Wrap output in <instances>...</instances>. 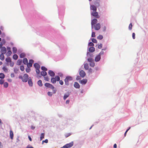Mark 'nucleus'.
Returning <instances> with one entry per match:
<instances>
[{
  "label": "nucleus",
  "mask_w": 148,
  "mask_h": 148,
  "mask_svg": "<svg viewBox=\"0 0 148 148\" xmlns=\"http://www.w3.org/2000/svg\"><path fill=\"white\" fill-rule=\"evenodd\" d=\"M95 51V48L93 47H91L89 48V51L90 52H93Z\"/></svg>",
  "instance_id": "nucleus-22"
},
{
  "label": "nucleus",
  "mask_w": 148,
  "mask_h": 148,
  "mask_svg": "<svg viewBox=\"0 0 148 148\" xmlns=\"http://www.w3.org/2000/svg\"><path fill=\"white\" fill-rule=\"evenodd\" d=\"M5 60L7 62H11V59L10 58H6Z\"/></svg>",
  "instance_id": "nucleus-33"
},
{
  "label": "nucleus",
  "mask_w": 148,
  "mask_h": 148,
  "mask_svg": "<svg viewBox=\"0 0 148 148\" xmlns=\"http://www.w3.org/2000/svg\"><path fill=\"white\" fill-rule=\"evenodd\" d=\"M22 62V60H18L16 64L18 65L21 64Z\"/></svg>",
  "instance_id": "nucleus-25"
},
{
  "label": "nucleus",
  "mask_w": 148,
  "mask_h": 148,
  "mask_svg": "<svg viewBox=\"0 0 148 148\" xmlns=\"http://www.w3.org/2000/svg\"><path fill=\"white\" fill-rule=\"evenodd\" d=\"M97 22V20L96 19H94L92 20L91 24L92 28H93L94 25H95V24H96Z\"/></svg>",
  "instance_id": "nucleus-8"
},
{
  "label": "nucleus",
  "mask_w": 148,
  "mask_h": 148,
  "mask_svg": "<svg viewBox=\"0 0 148 148\" xmlns=\"http://www.w3.org/2000/svg\"><path fill=\"white\" fill-rule=\"evenodd\" d=\"M1 51L2 52V53L5 54L6 53L7 51L6 48L4 47H2L1 49Z\"/></svg>",
  "instance_id": "nucleus-13"
},
{
  "label": "nucleus",
  "mask_w": 148,
  "mask_h": 148,
  "mask_svg": "<svg viewBox=\"0 0 148 148\" xmlns=\"http://www.w3.org/2000/svg\"><path fill=\"white\" fill-rule=\"evenodd\" d=\"M59 81V83L60 84H61V85H62L63 84V82L62 80H60Z\"/></svg>",
  "instance_id": "nucleus-53"
},
{
  "label": "nucleus",
  "mask_w": 148,
  "mask_h": 148,
  "mask_svg": "<svg viewBox=\"0 0 148 148\" xmlns=\"http://www.w3.org/2000/svg\"><path fill=\"white\" fill-rule=\"evenodd\" d=\"M39 69H36V72L37 74H39L40 73V71Z\"/></svg>",
  "instance_id": "nucleus-42"
},
{
  "label": "nucleus",
  "mask_w": 148,
  "mask_h": 148,
  "mask_svg": "<svg viewBox=\"0 0 148 148\" xmlns=\"http://www.w3.org/2000/svg\"><path fill=\"white\" fill-rule=\"evenodd\" d=\"M34 66L36 69H40V66L38 63H35L34 64Z\"/></svg>",
  "instance_id": "nucleus-21"
},
{
  "label": "nucleus",
  "mask_w": 148,
  "mask_h": 148,
  "mask_svg": "<svg viewBox=\"0 0 148 148\" xmlns=\"http://www.w3.org/2000/svg\"><path fill=\"white\" fill-rule=\"evenodd\" d=\"M45 86L47 87L51 88L52 89H54V87L51 84L49 83H46L45 84Z\"/></svg>",
  "instance_id": "nucleus-6"
},
{
  "label": "nucleus",
  "mask_w": 148,
  "mask_h": 148,
  "mask_svg": "<svg viewBox=\"0 0 148 148\" xmlns=\"http://www.w3.org/2000/svg\"><path fill=\"white\" fill-rule=\"evenodd\" d=\"M44 79L47 81H48L49 80V78L48 77H44Z\"/></svg>",
  "instance_id": "nucleus-47"
},
{
  "label": "nucleus",
  "mask_w": 148,
  "mask_h": 148,
  "mask_svg": "<svg viewBox=\"0 0 148 148\" xmlns=\"http://www.w3.org/2000/svg\"><path fill=\"white\" fill-rule=\"evenodd\" d=\"M70 102V101L69 100H67L66 101V104H68Z\"/></svg>",
  "instance_id": "nucleus-62"
},
{
  "label": "nucleus",
  "mask_w": 148,
  "mask_h": 148,
  "mask_svg": "<svg viewBox=\"0 0 148 148\" xmlns=\"http://www.w3.org/2000/svg\"><path fill=\"white\" fill-rule=\"evenodd\" d=\"M60 80V78L58 76H56L55 78L52 77L51 79V82L55 84L56 81H59Z\"/></svg>",
  "instance_id": "nucleus-2"
},
{
  "label": "nucleus",
  "mask_w": 148,
  "mask_h": 148,
  "mask_svg": "<svg viewBox=\"0 0 148 148\" xmlns=\"http://www.w3.org/2000/svg\"><path fill=\"white\" fill-rule=\"evenodd\" d=\"M103 38V36L102 35H100L97 37V38L98 39L101 40Z\"/></svg>",
  "instance_id": "nucleus-35"
},
{
  "label": "nucleus",
  "mask_w": 148,
  "mask_h": 148,
  "mask_svg": "<svg viewBox=\"0 0 148 148\" xmlns=\"http://www.w3.org/2000/svg\"><path fill=\"white\" fill-rule=\"evenodd\" d=\"M8 86V83L7 82H5L3 84V86L5 88H7Z\"/></svg>",
  "instance_id": "nucleus-36"
},
{
  "label": "nucleus",
  "mask_w": 148,
  "mask_h": 148,
  "mask_svg": "<svg viewBox=\"0 0 148 148\" xmlns=\"http://www.w3.org/2000/svg\"><path fill=\"white\" fill-rule=\"evenodd\" d=\"M69 93H67L66 94H65L64 95L63 99L64 100H65L67 97H68L69 96Z\"/></svg>",
  "instance_id": "nucleus-29"
},
{
  "label": "nucleus",
  "mask_w": 148,
  "mask_h": 148,
  "mask_svg": "<svg viewBox=\"0 0 148 148\" xmlns=\"http://www.w3.org/2000/svg\"><path fill=\"white\" fill-rule=\"evenodd\" d=\"M94 27L95 30H98L101 28L100 24L99 23L96 24V25H94L93 28Z\"/></svg>",
  "instance_id": "nucleus-7"
},
{
  "label": "nucleus",
  "mask_w": 148,
  "mask_h": 148,
  "mask_svg": "<svg viewBox=\"0 0 148 148\" xmlns=\"http://www.w3.org/2000/svg\"><path fill=\"white\" fill-rule=\"evenodd\" d=\"M88 62H90V66L94 67L95 66V63L93 60L92 58H89L87 60Z\"/></svg>",
  "instance_id": "nucleus-4"
},
{
  "label": "nucleus",
  "mask_w": 148,
  "mask_h": 148,
  "mask_svg": "<svg viewBox=\"0 0 148 148\" xmlns=\"http://www.w3.org/2000/svg\"><path fill=\"white\" fill-rule=\"evenodd\" d=\"M79 73L80 76L82 77H84L86 75V73L83 70L80 71L79 72Z\"/></svg>",
  "instance_id": "nucleus-12"
},
{
  "label": "nucleus",
  "mask_w": 148,
  "mask_h": 148,
  "mask_svg": "<svg viewBox=\"0 0 148 148\" xmlns=\"http://www.w3.org/2000/svg\"><path fill=\"white\" fill-rule=\"evenodd\" d=\"M132 23H130L129 26V29L130 30H131L132 29Z\"/></svg>",
  "instance_id": "nucleus-44"
},
{
  "label": "nucleus",
  "mask_w": 148,
  "mask_h": 148,
  "mask_svg": "<svg viewBox=\"0 0 148 148\" xmlns=\"http://www.w3.org/2000/svg\"><path fill=\"white\" fill-rule=\"evenodd\" d=\"M3 54L1 53L0 55V59L2 60H3L4 59V57Z\"/></svg>",
  "instance_id": "nucleus-27"
},
{
  "label": "nucleus",
  "mask_w": 148,
  "mask_h": 148,
  "mask_svg": "<svg viewBox=\"0 0 148 148\" xmlns=\"http://www.w3.org/2000/svg\"><path fill=\"white\" fill-rule=\"evenodd\" d=\"M13 58L14 59L16 60L18 58V56L16 54H15L13 55Z\"/></svg>",
  "instance_id": "nucleus-32"
},
{
  "label": "nucleus",
  "mask_w": 148,
  "mask_h": 148,
  "mask_svg": "<svg viewBox=\"0 0 148 148\" xmlns=\"http://www.w3.org/2000/svg\"><path fill=\"white\" fill-rule=\"evenodd\" d=\"M48 95L49 96H51L52 95V94L51 92H48Z\"/></svg>",
  "instance_id": "nucleus-55"
},
{
  "label": "nucleus",
  "mask_w": 148,
  "mask_h": 148,
  "mask_svg": "<svg viewBox=\"0 0 148 148\" xmlns=\"http://www.w3.org/2000/svg\"><path fill=\"white\" fill-rule=\"evenodd\" d=\"M38 85L40 86H41L42 85V82L41 80H40L38 82Z\"/></svg>",
  "instance_id": "nucleus-28"
},
{
  "label": "nucleus",
  "mask_w": 148,
  "mask_h": 148,
  "mask_svg": "<svg viewBox=\"0 0 148 148\" xmlns=\"http://www.w3.org/2000/svg\"><path fill=\"white\" fill-rule=\"evenodd\" d=\"M28 77L29 76L27 74H25L23 75V76L21 75L19 76V78L21 79L23 82H26L29 79Z\"/></svg>",
  "instance_id": "nucleus-1"
},
{
  "label": "nucleus",
  "mask_w": 148,
  "mask_h": 148,
  "mask_svg": "<svg viewBox=\"0 0 148 148\" xmlns=\"http://www.w3.org/2000/svg\"><path fill=\"white\" fill-rule=\"evenodd\" d=\"M73 145V142H71L70 143L66 144L64 146H65L66 148H70L72 147Z\"/></svg>",
  "instance_id": "nucleus-10"
},
{
  "label": "nucleus",
  "mask_w": 148,
  "mask_h": 148,
  "mask_svg": "<svg viewBox=\"0 0 148 148\" xmlns=\"http://www.w3.org/2000/svg\"><path fill=\"white\" fill-rule=\"evenodd\" d=\"M88 45L90 46H92L93 47L94 45V44L93 43L90 42L88 43Z\"/></svg>",
  "instance_id": "nucleus-45"
},
{
  "label": "nucleus",
  "mask_w": 148,
  "mask_h": 148,
  "mask_svg": "<svg viewBox=\"0 0 148 148\" xmlns=\"http://www.w3.org/2000/svg\"><path fill=\"white\" fill-rule=\"evenodd\" d=\"M92 42L94 43H97V40L95 39L94 38H92Z\"/></svg>",
  "instance_id": "nucleus-40"
},
{
  "label": "nucleus",
  "mask_w": 148,
  "mask_h": 148,
  "mask_svg": "<svg viewBox=\"0 0 148 148\" xmlns=\"http://www.w3.org/2000/svg\"><path fill=\"white\" fill-rule=\"evenodd\" d=\"M23 62L24 64H27L28 63L27 59L26 58H24L23 59Z\"/></svg>",
  "instance_id": "nucleus-24"
},
{
  "label": "nucleus",
  "mask_w": 148,
  "mask_h": 148,
  "mask_svg": "<svg viewBox=\"0 0 148 148\" xmlns=\"http://www.w3.org/2000/svg\"><path fill=\"white\" fill-rule=\"evenodd\" d=\"M45 134L44 133H42L40 137V140H42L44 138Z\"/></svg>",
  "instance_id": "nucleus-30"
},
{
  "label": "nucleus",
  "mask_w": 148,
  "mask_h": 148,
  "mask_svg": "<svg viewBox=\"0 0 148 148\" xmlns=\"http://www.w3.org/2000/svg\"><path fill=\"white\" fill-rule=\"evenodd\" d=\"M58 75L60 77H62L63 76V74L61 73H58Z\"/></svg>",
  "instance_id": "nucleus-63"
},
{
  "label": "nucleus",
  "mask_w": 148,
  "mask_h": 148,
  "mask_svg": "<svg viewBox=\"0 0 148 148\" xmlns=\"http://www.w3.org/2000/svg\"><path fill=\"white\" fill-rule=\"evenodd\" d=\"M72 80V77L68 76L66 77L64 79V82L65 84L66 85H68L69 84V81H71Z\"/></svg>",
  "instance_id": "nucleus-3"
},
{
  "label": "nucleus",
  "mask_w": 148,
  "mask_h": 148,
  "mask_svg": "<svg viewBox=\"0 0 148 148\" xmlns=\"http://www.w3.org/2000/svg\"><path fill=\"white\" fill-rule=\"evenodd\" d=\"M130 127H129V128H128L127 130L126 131V132H125V136L126 135V134L127 133V132L128 131V130L130 129Z\"/></svg>",
  "instance_id": "nucleus-56"
},
{
  "label": "nucleus",
  "mask_w": 148,
  "mask_h": 148,
  "mask_svg": "<svg viewBox=\"0 0 148 148\" xmlns=\"http://www.w3.org/2000/svg\"><path fill=\"white\" fill-rule=\"evenodd\" d=\"M5 77V75L3 73H0V78L3 79Z\"/></svg>",
  "instance_id": "nucleus-34"
},
{
  "label": "nucleus",
  "mask_w": 148,
  "mask_h": 148,
  "mask_svg": "<svg viewBox=\"0 0 148 148\" xmlns=\"http://www.w3.org/2000/svg\"><path fill=\"white\" fill-rule=\"evenodd\" d=\"M10 65L11 66H13L14 64V63L13 62H10Z\"/></svg>",
  "instance_id": "nucleus-60"
},
{
  "label": "nucleus",
  "mask_w": 148,
  "mask_h": 148,
  "mask_svg": "<svg viewBox=\"0 0 148 148\" xmlns=\"http://www.w3.org/2000/svg\"><path fill=\"white\" fill-rule=\"evenodd\" d=\"M4 81L3 79H1L0 80V84H2L4 83Z\"/></svg>",
  "instance_id": "nucleus-50"
},
{
  "label": "nucleus",
  "mask_w": 148,
  "mask_h": 148,
  "mask_svg": "<svg viewBox=\"0 0 148 148\" xmlns=\"http://www.w3.org/2000/svg\"><path fill=\"white\" fill-rule=\"evenodd\" d=\"M25 56V54L24 53H21L20 55V57L21 58H24Z\"/></svg>",
  "instance_id": "nucleus-38"
},
{
  "label": "nucleus",
  "mask_w": 148,
  "mask_h": 148,
  "mask_svg": "<svg viewBox=\"0 0 148 148\" xmlns=\"http://www.w3.org/2000/svg\"><path fill=\"white\" fill-rule=\"evenodd\" d=\"M74 86L75 88H79L80 87L79 85L77 82H75Z\"/></svg>",
  "instance_id": "nucleus-18"
},
{
  "label": "nucleus",
  "mask_w": 148,
  "mask_h": 148,
  "mask_svg": "<svg viewBox=\"0 0 148 148\" xmlns=\"http://www.w3.org/2000/svg\"><path fill=\"white\" fill-rule=\"evenodd\" d=\"M101 59V56L99 55H97L95 57V62L99 61Z\"/></svg>",
  "instance_id": "nucleus-15"
},
{
  "label": "nucleus",
  "mask_w": 148,
  "mask_h": 148,
  "mask_svg": "<svg viewBox=\"0 0 148 148\" xmlns=\"http://www.w3.org/2000/svg\"><path fill=\"white\" fill-rule=\"evenodd\" d=\"M20 69L22 71H23L24 70V66H20Z\"/></svg>",
  "instance_id": "nucleus-46"
},
{
  "label": "nucleus",
  "mask_w": 148,
  "mask_h": 148,
  "mask_svg": "<svg viewBox=\"0 0 148 148\" xmlns=\"http://www.w3.org/2000/svg\"><path fill=\"white\" fill-rule=\"evenodd\" d=\"M30 67H28L26 69V71L27 73H29V72L30 71L31 69L29 68Z\"/></svg>",
  "instance_id": "nucleus-39"
},
{
  "label": "nucleus",
  "mask_w": 148,
  "mask_h": 148,
  "mask_svg": "<svg viewBox=\"0 0 148 148\" xmlns=\"http://www.w3.org/2000/svg\"><path fill=\"white\" fill-rule=\"evenodd\" d=\"M41 74L42 76H45L47 74V73L45 71H42L41 73Z\"/></svg>",
  "instance_id": "nucleus-26"
},
{
  "label": "nucleus",
  "mask_w": 148,
  "mask_h": 148,
  "mask_svg": "<svg viewBox=\"0 0 148 148\" xmlns=\"http://www.w3.org/2000/svg\"><path fill=\"white\" fill-rule=\"evenodd\" d=\"M90 9L91 10L93 11H95L97 10V7L94 5H91L90 7Z\"/></svg>",
  "instance_id": "nucleus-17"
},
{
  "label": "nucleus",
  "mask_w": 148,
  "mask_h": 148,
  "mask_svg": "<svg viewBox=\"0 0 148 148\" xmlns=\"http://www.w3.org/2000/svg\"><path fill=\"white\" fill-rule=\"evenodd\" d=\"M91 15L92 16L96 17V18H99L100 16L98 15L97 12L95 11H93L91 12Z\"/></svg>",
  "instance_id": "nucleus-5"
},
{
  "label": "nucleus",
  "mask_w": 148,
  "mask_h": 148,
  "mask_svg": "<svg viewBox=\"0 0 148 148\" xmlns=\"http://www.w3.org/2000/svg\"><path fill=\"white\" fill-rule=\"evenodd\" d=\"M84 67L85 70H88L89 69V66L88 64L85 63L84 65Z\"/></svg>",
  "instance_id": "nucleus-23"
},
{
  "label": "nucleus",
  "mask_w": 148,
  "mask_h": 148,
  "mask_svg": "<svg viewBox=\"0 0 148 148\" xmlns=\"http://www.w3.org/2000/svg\"><path fill=\"white\" fill-rule=\"evenodd\" d=\"M71 135L70 133H69L65 134V136L66 138H67Z\"/></svg>",
  "instance_id": "nucleus-41"
},
{
  "label": "nucleus",
  "mask_w": 148,
  "mask_h": 148,
  "mask_svg": "<svg viewBox=\"0 0 148 148\" xmlns=\"http://www.w3.org/2000/svg\"><path fill=\"white\" fill-rule=\"evenodd\" d=\"M13 136H14V134H13V131L11 130H10V138L12 140L13 139Z\"/></svg>",
  "instance_id": "nucleus-19"
},
{
  "label": "nucleus",
  "mask_w": 148,
  "mask_h": 148,
  "mask_svg": "<svg viewBox=\"0 0 148 148\" xmlns=\"http://www.w3.org/2000/svg\"><path fill=\"white\" fill-rule=\"evenodd\" d=\"M27 148H34V147H33L30 146L29 145H28L27 147Z\"/></svg>",
  "instance_id": "nucleus-61"
},
{
  "label": "nucleus",
  "mask_w": 148,
  "mask_h": 148,
  "mask_svg": "<svg viewBox=\"0 0 148 148\" xmlns=\"http://www.w3.org/2000/svg\"><path fill=\"white\" fill-rule=\"evenodd\" d=\"M34 63V61L32 60H30L29 61V63H27V66L28 67H31L32 66V64Z\"/></svg>",
  "instance_id": "nucleus-11"
},
{
  "label": "nucleus",
  "mask_w": 148,
  "mask_h": 148,
  "mask_svg": "<svg viewBox=\"0 0 148 148\" xmlns=\"http://www.w3.org/2000/svg\"><path fill=\"white\" fill-rule=\"evenodd\" d=\"M132 36L133 39H135V34L134 33H133L132 34Z\"/></svg>",
  "instance_id": "nucleus-54"
},
{
  "label": "nucleus",
  "mask_w": 148,
  "mask_h": 148,
  "mask_svg": "<svg viewBox=\"0 0 148 148\" xmlns=\"http://www.w3.org/2000/svg\"><path fill=\"white\" fill-rule=\"evenodd\" d=\"M48 142V140L47 139H45V140H43L42 142V144H43L44 143H47Z\"/></svg>",
  "instance_id": "nucleus-49"
},
{
  "label": "nucleus",
  "mask_w": 148,
  "mask_h": 148,
  "mask_svg": "<svg viewBox=\"0 0 148 148\" xmlns=\"http://www.w3.org/2000/svg\"><path fill=\"white\" fill-rule=\"evenodd\" d=\"M100 0H96V1L95 3V4L97 6H99Z\"/></svg>",
  "instance_id": "nucleus-31"
},
{
  "label": "nucleus",
  "mask_w": 148,
  "mask_h": 148,
  "mask_svg": "<svg viewBox=\"0 0 148 148\" xmlns=\"http://www.w3.org/2000/svg\"><path fill=\"white\" fill-rule=\"evenodd\" d=\"M91 36L92 37H95V32H92Z\"/></svg>",
  "instance_id": "nucleus-48"
},
{
  "label": "nucleus",
  "mask_w": 148,
  "mask_h": 148,
  "mask_svg": "<svg viewBox=\"0 0 148 148\" xmlns=\"http://www.w3.org/2000/svg\"><path fill=\"white\" fill-rule=\"evenodd\" d=\"M28 83L29 86H33V83L31 77H29V78Z\"/></svg>",
  "instance_id": "nucleus-16"
},
{
  "label": "nucleus",
  "mask_w": 148,
  "mask_h": 148,
  "mask_svg": "<svg viewBox=\"0 0 148 148\" xmlns=\"http://www.w3.org/2000/svg\"><path fill=\"white\" fill-rule=\"evenodd\" d=\"M102 45L101 44H100V45H98V48L99 49H101L102 47Z\"/></svg>",
  "instance_id": "nucleus-52"
},
{
  "label": "nucleus",
  "mask_w": 148,
  "mask_h": 148,
  "mask_svg": "<svg viewBox=\"0 0 148 148\" xmlns=\"http://www.w3.org/2000/svg\"><path fill=\"white\" fill-rule=\"evenodd\" d=\"M7 50L8 51V52L6 53V55L8 56H10L11 55L12 53V52L11 51L10 48L8 47H7Z\"/></svg>",
  "instance_id": "nucleus-9"
},
{
  "label": "nucleus",
  "mask_w": 148,
  "mask_h": 148,
  "mask_svg": "<svg viewBox=\"0 0 148 148\" xmlns=\"http://www.w3.org/2000/svg\"><path fill=\"white\" fill-rule=\"evenodd\" d=\"M87 80L86 79H83L81 80L79 82L80 84H85L87 82Z\"/></svg>",
  "instance_id": "nucleus-14"
},
{
  "label": "nucleus",
  "mask_w": 148,
  "mask_h": 148,
  "mask_svg": "<svg viewBox=\"0 0 148 148\" xmlns=\"http://www.w3.org/2000/svg\"><path fill=\"white\" fill-rule=\"evenodd\" d=\"M48 73L49 75L53 77L55 75V73L54 72L51 70L49 71Z\"/></svg>",
  "instance_id": "nucleus-20"
},
{
  "label": "nucleus",
  "mask_w": 148,
  "mask_h": 148,
  "mask_svg": "<svg viewBox=\"0 0 148 148\" xmlns=\"http://www.w3.org/2000/svg\"><path fill=\"white\" fill-rule=\"evenodd\" d=\"M130 127H129V128H128L127 130L126 131V132H125V136L126 135V134L127 133V132L128 131V130L130 129Z\"/></svg>",
  "instance_id": "nucleus-57"
},
{
  "label": "nucleus",
  "mask_w": 148,
  "mask_h": 148,
  "mask_svg": "<svg viewBox=\"0 0 148 148\" xmlns=\"http://www.w3.org/2000/svg\"><path fill=\"white\" fill-rule=\"evenodd\" d=\"M106 26H104L103 27V31H105L106 30Z\"/></svg>",
  "instance_id": "nucleus-59"
},
{
  "label": "nucleus",
  "mask_w": 148,
  "mask_h": 148,
  "mask_svg": "<svg viewBox=\"0 0 148 148\" xmlns=\"http://www.w3.org/2000/svg\"><path fill=\"white\" fill-rule=\"evenodd\" d=\"M114 148H117V145L116 144H115L114 145Z\"/></svg>",
  "instance_id": "nucleus-64"
},
{
  "label": "nucleus",
  "mask_w": 148,
  "mask_h": 148,
  "mask_svg": "<svg viewBox=\"0 0 148 148\" xmlns=\"http://www.w3.org/2000/svg\"><path fill=\"white\" fill-rule=\"evenodd\" d=\"M3 69L4 71L5 72H6L8 71L7 69L5 67H3Z\"/></svg>",
  "instance_id": "nucleus-51"
},
{
  "label": "nucleus",
  "mask_w": 148,
  "mask_h": 148,
  "mask_svg": "<svg viewBox=\"0 0 148 148\" xmlns=\"http://www.w3.org/2000/svg\"><path fill=\"white\" fill-rule=\"evenodd\" d=\"M17 51V49L15 47H13V53H16Z\"/></svg>",
  "instance_id": "nucleus-37"
},
{
  "label": "nucleus",
  "mask_w": 148,
  "mask_h": 148,
  "mask_svg": "<svg viewBox=\"0 0 148 148\" xmlns=\"http://www.w3.org/2000/svg\"><path fill=\"white\" fill-rule=\"evenodd\" d=\"M41 69L44 71L47 70V69L44 66H42L41 68Z\"/></svg>",
  "instance_id": "nucleus-43"
},
{
  "label": "nucleus",
  "mask_w": 148,
  "mask_h": 148,
  "mask_svg": "<svg viewBox=\"0 0 148 148\" xmlns=\"http://www.w3.org/2000/svg\"><path fill=\"white\" fill-rule=\"evenodd\" d=\"M103 53L104 52L103 51H101L98 54V55L101 56V55H103Z\"/></svg>",
  "instance_id": "nucleus-58"
}]
</instances>
